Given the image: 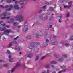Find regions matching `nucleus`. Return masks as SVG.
<instances>
[{
  "label": "nucleus",
  "mask_w": 73,
  "mask_h": 73,
  "mask_svg": "<svg viewBox=\"0 0 73 73\" xmlns=\"http://www.w3.org/2000/svg\"><path fill=\"white\" fill-rule=\"evenodd\" d=\"M15 19H16V20H19L20 22L24 21V18H23V16L22 14H20L18 16H17L14 17Z\"/></svg>",
  "instance_id": "1"
},
{
  "label": "nucleus",
  "mask_w": 73,
  "mask_h": 73,
  "mask_svg": "<svg viewBox=\"0 0 73 73\" xmlns=\"http://www.w3.org/2000/svg\"><path fill=\"white\" fill-rule=\"evenodd\" d=\"M0 31H5L4 32V33L5 35H7V36H8V35H9V34L8 35H7V33H10V32H11V30H6V28H1Z\"/></svg>",
  "instance_id": "2"
},
{
  "label": "nucleus",
  "mask_w": 73,
  "mask_h": 73,
  "mask_svg": "<svg viewBox=\"0 0 73 73\" xmlns=\"http://www.w3.org/2000/svg\"><path fill=\"white\" fill-rule=\"evenodd\" d=\"M17 64L16 65V67H15L14 68H13L12 70L10 71H8V73H12L13 72V71L15 70H16V68L17 67H19V66H20V64L19 63H17Z\"/></svg>",
  "instance_id": "3"
},
{
  "label": "nucleus",
  "mask_w": 73,
  "mask_h": 73,
  "mask_svg": "<svg viewBox=\"0 0 73 73\" xmlns=\"http://www.w3.org/2000/svg\"><path fill=\"white\" fill-rule=\"evenodd\" d=\"M35 43L34 42H31L30 43V45L28 46V48L31 49H33L34 48H35Z\"/></svg>",
  "instance_id": "4"
},
{
  "label": "nucleus",
  "mask_w": 73,
  "mask_h": 73,
  "mask_svg": "<svg viewBox=\"0 0 73 73\" xmlns=\"http://www.w3.org/2000/svg\"><path fill=\"white\" fill-rule=\"evenodd\" d=\"M49 40L46 39V42L44 43L43 44V47H45V46H46L48 45V44L47 42H49Z\"/></svg>",
  "instance_id": "5"
},
{
  "label": "nucleus",
  "mask_w": 73,
  "mask_h": 73,
  "mask_svg": "<svg viewBox=\"0 0 73 73\" xmlns=\"http://www.w3.org/2000/svg\"><path fill=\"white\" fill-rule=\"evenodd\" d=\"M15 49L17 50H22V47H18L17 46L15 47Z\"/></svg>",
  "instance_id": "6"
},
{
  "label": "nucleus",
  "mask_w": 73,
  "mask_h": 73,
  "mask_svg": "<svg viewBox=\"0 0 73 73\" xmlns=\"http://www.w3.org/2000/svg\"><path fill=\"white\" fill-rule=\"evenodd\" d=\"M14 9H19V5L17 4H15L14 6Z\"/></svg>",
  "instance_id": "7"
},
{
  "label": "nucleus",
  "mask_w": 73,
  "mask_h": 73,
  "mask_svg": "<svg viewBox=\"0 0 73 73\" xmlns=\"http://www.w3.org/2000/svg\"><path fill=\"white\" fill-rule=\"evenodd\" d=\"M9 7L11 8H9L7 9H6V11H11V9H12V8H13V6H12V5L11 4L9 5Z\"/></svg>",
  "instance_id": "8"
},
{
  "label": "nucleus",
  "mask_w": 73,
  "mask_h": 73,
  "mask_svg": "<svg viewBox=\"0 0 73 73\" xmlns=\"http://www.w3.org/2000/svg\"><path fill=\"white\" fill-rule=\"evenodd\" d=\"M10 18V17H8L7 18L6 17H1V19H7L8 20Z\"/></svg>",
  "instance_id": "9"
},
{
  "label": "nucleus",
  "mask_w": 73,
  "mask_h": 73,
  "mask_svg": "<svg viewBox=\"0 0 73 73\" xmlns=\"http://www.w3.org/2000/svg\"><path fill=\"white\" fill-rule=\"evenodd\" d=\"M50 63L51 64H56V63H57V62L55 61H52L50 62Z\"/></svg>",
  "instance_id": "10"
},
{
  "label": "nucleus",
  "mask_w": 73,
  "mask_h": 73,
  "mask_svg": "<svg viewBox=\"0 0 73 73\" xmlns=\"http://www.w3.org/2000/svg\"><path fill=\"white\" fill-rule=\"evenodd\" d=\"M7 13H7V12H4L2 15H1V16H6L7 15Z\"/></svg>",
  "instance_id": "11"
},
{
  "label": "nucleus",
  "mask_w": 73,
  "mask_h": 73,
  "mask_svg": "<svg viewBox=\"0 0 73 73\" xmlns=\"http://www.w3.org/2000/svg\"><path fill=\"white\" fill-rule=\"evenodd\" d=\"M33 56V54H29L27 55V57H29V58H31Z\"/></svg>",
  "instance_id": "12"
},
{
  "label": "nucleus",
  "mask_w": 73,
  "mask_h": 73,
  "mask_svg": "<svg viewBox=\"0 0 73 73\" xmlns=\"http://www.w3.org/2000/svg\"><path fill=\"white\" fill-rule=\"evenodd\" d=\"M39 50V49H38V48H35L34 49V51L35 52H38V51Z\"/></svg>",
  "instance_id": "13"
},
{
  "label": "nucleus",
  "mask_w": 73,
  "mask_h": 73,
  "mask_svg": "<svg viewBox=\"0 0 73 73\" xmlns=\"http://www.w3.org/2000/svg\"><path fill=\"white\" fill-rule=\"evenodd\" d=\"M70 7H71V5H69L68 6L64 5V8H67V7H68V8H70Z\"/></svg>",
  "instance_id": "14"
},
{
  "label": "nucleus",
  "mask_w": 73,
  "mask_h": 73,
  "mask_svg": "<svg viewBox=\"0 0 73 73\" xmlns=\"http://www.w3.org/2000/svg\"><path fill=\"white\" fill-rule=\"evenodd\" d=\"M50 9V11H52L54 10V9H53V8L52 7H50L49 8Z\"/></svg>",
  "instance_id": "15"
},
{
  "label": "nucleus",
  "mask_w": 73,
  "mask_h": 73,
  "mask_svg": "<svg viewBox=\"0 0 73 73\" xmlns=\"http://www.w3.org/2000/svg\"><path fill=\"white\" fill-rule=\"evenodd\" d=\"M26 38H28V39H31V36H30L29 35H28V36L26 37Z\"/></svg>",
  "instance_id": "16"
},
{
  "label": "nucleus",
  "mask_w": 73,
  "mask_h": 73,
  "mask_svg": "<svg viewBox=\"0 0 73 73\" xmlns=\"http://www.w3.org/2000/svg\"><path fill=\"white\" fill-rule=\"evenodd\" d=\"M28 30V28L26 27L25 28V29H24L23 31L25 32H26Z\"/></svg>",
  "instance_id": "17"
},
{
  "label": "nucleus",
  "mask_w": 73,
  "mask_h": 73,
  "mask_svg": "<svg viewBox=\"0 0 73 73\" xmlns=\"http://www.w3.org/2000/svg\"><path fill=\"white\" fill-rule=\"evenodd\" d=\"M45 67L47 68H49V64H48L45 65Z\"/></svg>",
  "instance_id": "18"
},
{
  "label": "nucleus",
  "mask_w": 73,
  "mask_h": 73,
  "mask_svg": "<svg viewBox=\"0 0 73 73\" xmlns=\"http://www.w3.org/2000/svg\"><path fill=\"white\" fill-rule=\"evenodd\" d=\"M10 53H11V52H10V51H9V50H8L7 51V54H9Z\"/></svg>",
  "instance_id": "19"
},
{
  "label": "nucleus",
  "mask_w": 73,
  "mask_h": 73,
  "mask_svg": "<svg viewBox=\"0 0 73 73\" xmlns=\"http://www.w3.org/2000/svg\"><path fill=\"white\" fill-rule=\"evenodd\" d=\"M4 67H5V68H7V67H8V64H5L4 65Z\"/></svg>",
  "instance_id": "20"
},
{
  "label": "nucleus",
  "mask_w": 73,
  "mask_h": 73,
  "mask_svg": "<svg viewBox=\"0 0 73 73\" xmlns=\"http://www.w3.org/2000/svg\"><path fill=\"white\" fill-rule=\"evenodd\" d=\"M12 42H10L9 44V46H12Z\"/></svg>",
  "instance_id": "21"
},
{
  "label": "nucleus",
  "mask_w": 73,
  "mask_h": 73,
  "mask_svg": "<svg viewBox=\"0 0 73 73\" xmlns=\"http://www.w3.org/2000/svg\"><path fill=\"white\" fill-rule=\"evenodd\" d=\"M54 56L55 57H57V56H58V55L57 54H55L54 55Z\"/></svg>",
  "instance_id": "22"
},
{
  "label": "nucleus",
  "mask_w": 73,
  "mask_h": 73,
  "mask_svg": "<svg viewBox=\"0 0 73 73\" xmlns=\"http://www.w3.org/2000/svg\"><path fill=\"white\" fill-rule=\"evenodd\" d=\"M18 23H16L14 22L13 23V25H14V26L17 25H18Z\"/></svg>",
  "instance_id": "23"
},
{
  "label": "nucleus",
  "mask_w": 73,
  "mask_h": 73,
  "mask_svg": "<svg viewBox=\"0 0 73 73\" xmlns=\"http://www.w3.org/2000/svg\"><path fill=\"white\" fill-rule=\"evenodd\" d=\"M57 43V42L56 41H55V42H54L52 43V45H56V44Z\"/></svg>",
  "instance_id": "24"
},
{
  "label": "nucleus",
  "mask_w": 73,
  "mask_h": 73,
  "mask_svg": "<svg viewBox=\"0 0 73 73\" xmlns=\"http://www.w3.org/2000/svg\"><path fill=\"white\" fill-rule=\"evenodd\" d=\"M63 60V59L62 58H60L58 59V61H62Z\"/></svg>",
  "instance_id": "25"
},
{
  "label": "nucleus",
  "mask_w": 73,
  "mask_h": 73,
  "mask_svg": "<svg viewBox=\"0 0 73 73\" xmlns=\"http://www.w3.org/2000/svg\"><path fill=\"white\" fill-rule=\"evenodd\" d=\"M65 46L66 47H68L70 46V45L68 44H65Z\"/></svg>",
  "instance_id": "26"
},
{
  "label": "nucleus",
  "mask_w": 73,
  "mask_h": 73,
  "mask_svg": "<svg viewBox=\"0 0 73 73\" xmlns=\"http://www.w3.org/2000/svg\"><path fill=\"white\" fill-rule=\"evenodd\" d=\"M63 57L64 58H66V57H67V55L66 54H64L63 55Z\"/></svg>",
  "instance_id": "27"
},
{
  "label": "nucleus",
  "mask_w": 73,
  "mask_h": 73,
  "mask_svg": "<svg viewBox=\"0 0 73 73\" xmlns=\"http://www.w3.org/2000/svg\"><path fill=\"white\" fill-rule=\"evenodd\" d=\"M39 58L38 56H36L35 58V61H37L38 60V59Z\"/></svg>",
  "instance_id": "28"
},
{
  "label": "nucleus",
  "mask_w": 73,
  "mask_h": 73,
  "mask_svg": "<svg viewBox=\"0 0 73 73\" xmlns=\"http://www.w3.org/2000/svg\"><path fill=\"white\" fill-rule=\"evenodd\" d=\"M28 24V23L27 22H26L24 24L25 26H27Z\"/></svg>",
  "instance_id": "29"
},
{
  "label": "nucleus",
  "mask_w": 73,
  "mask_h": 73,
  "mask_svg": "<svg viewBox=\"0 0 73 73\" xmlns=\"http://www.w3.org/2000/svg\"><path fill=\"white\" fill-rule=\"evenodd\" d=\"M9 62H13V60H12V59H9Z\"/></svg>",
  "instance_id": "30"
},
{
  "label": "nucleus",
  "mask_w": 73,
  "mask_h": 73,
  "mask_svg": "<svg viewBox=\"0 0 73 73\" xmlns=\"http://www.w3.org/2000/svg\"><path fill=\"white\" fill-rule=\"evenodd\" d=\"M45 58V56H44L42 57L41 58V60H44V58Z\"/></svg>",
  "instance_id": "31"
},
{
  "label": "nucleus",
  "mask_w": 73,
  "mask_h": 73,
  "mask_svg": "<svg viewBox=\"0 0 73 73\" xmlns=\"http://www.w3.org/2000/svg\"><path fill=\"white\" fill-rule=\"evenodd\" d=\"M65 70H64L62 71H59L58 73H60L61 72H65Z\"/></svg>",
  "instance_id": "32"
},
{
  "label": "nucleus",
  "mask_w": 73,
  "mask_h": 73,
  "mask_svg": "<svg viewBox=\"0 0 73 73\" xmlns=\"http://www.w3.org/2000/svg\"><path fill=\"white\" fill-rule=\"evenodd\" d=\"M9 7V5H6L5 6V8H7Z\"/></svg>",
  "instance_id": "33"
},
{
  "label": "nucleus",
  "mask_w": 73,
  "mask_h": 73,
  "mask_svg": "<svg viewBox=\"0 0 73 73\" xmlns=\"http://www.w3.org/2000/svg\"><path fill=\"white\" fill-rule=\"evenodd\" d=\"M0 8H4V6L3 5H0Z\"/></svg>",
  "instance_id": "34"
},
{
  "label": "nucleus",
  "mask_w": 73,
  "mask_h": 73,
  "mask_svg": "<svg viewBox=\"0 0 73 73\" xmlns=\"http://www.w3.org/2000/svg\"><path fill=\"white\" fill-rule=\"evenodd\" d=\"M72 3H73V2L70 1L68 2V4H69L70 5H71L72 4Z\"/></svg>",
  "instance_id": "35"
},
{
  "label": "nucleus",
  "mask_w": 73,
  "mask_h": 73,
  "mask_svg": "<svg viewBox=\"0 0 73 73\" xmlns=\"http://www.w3.org/2000/svg\"><path fill=\"white\" fill-rule=\"evenodd\" d=\"M6 1L7 3H11V1L10 0H6Z\"/></svg>",
  "instance_id": "36"
},
{
  "label": "nucleus",
  "mask_w": 73,
  "mask_h": 73,
  "mask_svg": "<svg viewBox=\"0 0 73 73\" xmlns=\"http://www.w3.org/2000/svg\"><path fill=\"white\" fill-rule=\"evenodd\" d=\"M35 37H36L37 38H38V37H39V35H38L36 34L35 35Z\"/></svg>",
  "instance_id": "37"
},
{
  "label": "nucleus",
  "mask_w": 73,
  "mask_h": 73,
  "mask_svg": "<svg viewBox=\"0 0 73 73\" xmlns=\"http://www.w3.org/2000/svg\"><path fill=\"white\" fill-rule=\"evenodd\" d=\"M13 44H16L17 43V42L16 41H14L13 42H12Z\"/></svg>",
  "instance_id": "38"
},
{
  "label": "nucleus",
  "mask_w": 73,
  "mask_h": 73,
  "mask_svg": "<svg viewBox=\"0 0 73 73\" xmlns=\"http://www.w3.org/2000/svg\"><path fill=\"white\" fill-rule=\"evenodd\" d=\"M65 66H62V67H61V68L62 69H63L64 68H65Z\"/></svg>",
  "instance_id": "39"
},
{
  "label": "nucleus",
  "mask_w": 73,
  "mask_h": 73,
  "mask_svg": "<svg viewBox=\"0 0 73 73\" xmlns=\"http://www.w3.org/2000/svg\"><path fill=\"white\" fill-rule=\"evenodd\" d=\"M70 39L71 40H73V35H72L71 36V37Z\"/></svg>",
  "instance_id": "40"
},
{
  "label": "nucleus",
  "mask_w": 73,
  "mask_h": 73,
  "mask_svg": "<svg viewBox=\"0 0 73 73\" xmlns=\"http://www.w3.org/2000/svg\"><path fill=\"white\" fill-rule=\"evenodd\" d=\"M14 21V19H11L10 20V21H11V22H12L13 21Z\"/></svg>",
  "instance_id": "41"
},
{
  "label": "nucleus",
  "mask_w": 73,
  "mask_h": 73,
  "mask_svg": "<svg viewBox=\"0 0 73 73\" xmlns=\"http://www.w3.org/2000/svg\"><path fill=\"white\" fill-rule=\"evenodd\" d=\"M20 3V2L19 1H16L15 2L16 4H17V3Z\"/></svg>",
  "instance_id": "42"
},
{
  "label": "nucleus",
  "mask_w": 73,
  "mask_h": 73,
  "mask_svg": "<svg viewBox=\"0 0 73 73\" xmlns=\"http://www.w3.org/2000/svg\"><path fill=\"white\" fill-rule=\"evenodd\" d=\"M69 15H70V14H69V13H68V14L67 15V17H69Z\"/></svg>",
  "instance_id": "43"
},
{
  "label": "nucleus",
  "mask_w": 73,
  "mask_h": 73,
  "mask_svg": "<svg viewBox=\"0 0 73 73\" xmlns=\"http://www.w3.org/2000/svg\"><path fill=\"white\" fill-rule=\"evenodd\" d=\"M0 62H4V61L2 60H0Z\"/></svg>",
  "instance_id": "44"
},
{
  "label": "nucleus",
  "mask_w": 73,
  "mask_h": 73,
  "mask_svg": "<svg viewBox=\"0 0 73 73\" xmlns=\"http://www.w3.org/2000/svg\"><path fill=\"white\" fill-rule=\"evenodd\" d=\"M18 37H19V36H17L16 38H14V40H17V39Z\"/></svg>",
  "instance_id": "45"
},
{
  "label": "nucleus",
  "mask_w": 73,
  "mask_h": 73,
  "mask_svg": "<svg viewBox=\"0 0 73 73\" xmlns=\"http://www.w3.org/2000/svg\"><path fill=\"white\" fill-rule=\"evenodd\" d=\"M39 44H40V43H39V42H37L36 43V45H39Z\"/></svg>",
  "instance_id": "46"
},
{
  "label": "nucleus",
  "mask_w": 73,
  "mask_h": 73,
  "mask_svg": "<svg viewBox=\"0 0 73 73\" xmlns=\"http://www.w3.org/2000/svg\"><path fill=\"white\" fill-rule=\"evenodd\" d=\"M45 3L46 4H49V3L48 2H46Z\"/></svg>",
  "instance_id": "47"
},
{
  "label": "nucleus",
  "mask_w": 73,
  "mask_h": 73,
  "mask_svg": "<svg viewBox=\"0 0 73 73\" xmlns=\"http://www.w3.org/2000/svg\"><path fill=\"white\" fill-rule=\"evenodd\" d=\"M51 68H54V65H52L51 66Z\"/></svg>",
  "instance_id": "48"
},
{
  "label": "nucleus",
  "mask_w": 73,
  "mask_h": 73,
  "mask_svg": "<svg viewBox=\"0 0 73 73\" xmlns=\"http://www.w3.org/2000/svg\"><path fill=\"white\" fill-rule=\"evenodd\" d=\"M17 27L18 28H21V26L19 25L17 26Z\"/></svg>",
  "instance_id": "49"
},
{
  "label": "nucleus",
  "mask_w": 73,
  "mask_h": 73,
  "mask_svg": "<svg viewBox=\"0 0 73 73\" xmlns=\"http://www.w3.org/2000/svg\"><path fill=\"white\" fill-rule=\"evenodd\" d=\"M1 25L3 26V27H5V24H2Z\"/></svg>",
  "instance_id": "50"
},
{
  "label": "nucleus",
  "mask_w": 73,
  "mask_h": 73,
  "mask_svg": "<svg viewBox=\"0 0 73 73\" xmlns=\"http://www.w3.org/2000/svg\"><path fill=\"white\" fill-rule=\"evenodd\" d=\"M27 53H29L30 54H31V53H32V51L31 52H28L27 51Z\"/></svg>",
  "instance_id": "51"
},
{
  "label": "nucleus",
  "mask_w": 73,
  "mask_h": 73,
  "mask_svg": "<svg viewBox=\"0 0 73 73\" xmlns=\"http://www.w3.org/2000/svg\"><path fill=\"white\" fill-rule=\"evenodd\" d=\"M49 70H47L46 73H49Z\"/></svg>",
  "instance_id": "52"
},
{
  "label": "nucleus",
  "mask_w": 73,
  "mask_h": 73,
  "mask_svg": "<svg viewBox=\"0 0 73 73\" xmlns=\"http://www.w3.org/2000/svg\"><path fill=\"white\" fill-rule=\"evenodd\" d=\"M53 37H54V38H56V37H57V36L54 35V36H53Z\"/></svg>",
  "instance_id": "53"
},
{
  "label": "nucleus",
  "mask_w": 73,
  "mask_h": 73,
  "mask_svg": "<svg viewBox=\"0 0 73 73\" xmlns=\"http://www.w3.org/2000/svg\"><path fill=\"white\" fill-rule=\"evenodd\" d=\"M42 10H40L39 11V13H41V12H42Z\"/></svg>",
  "instance_id": "54"
},
{
  "label": "nucleus",
  "mask_w": 73,
  "mask_h": 73,
  "mask_svg": "<svg viewBox=\"0 0 73 73\" xmlns=\"http://www.w3.org/2000/svg\"><path fill=\"white\" fill-rule=\"evenodd\" d=\"M45 7H46V5H45L43 7V8H44V9H45V8H45Z\"/></svg>",
  "instance_id": "55"
},
{
  "label": "nucleus",
  "mask_w": 73,
  "mask_h": 73,
  "mask_svg": "<svg viewBox=\"0 0 73 73\" xmlns=\"http://www.w3.org/2000/svg\"><path fill=\"white\" fill-rule=\"evenodd\" d=\"M6 27L7 28H9V27H10L9 26H8V25L6 26Z\"/></svg>",
  "instance_id": "56"
},
{
  "label": "nucleus",
  "mask_w": 73,
  "mask_h": 73,
  "mask_svg": "<svg viewBox=\"0 0 73 73\" xmlns=\"http://www.w3.org/2000/svg\"><path fill=\"white\" fill-rule=\"evenodd\" d=\"M9 58H11V55H9L8 56Z\"/></svg>",
  "instance_id": "57"
},
{
  "label": "nucleus",
  "mask_w": 73,
  "mask_h": 73,
  "mask_svg": "<svg viewBox=\"0 0 73 73\" xmlns=\"http://www.w3.org/2000/svg\"><path fill=\"white\" fill-rule=\"evenodd\" d=\"M24 1V0H20V1L23 2V1Z\"/></svg>",
  "instance_id": "58"
},
{
  "label": "nucleus",
  "mask_w": 73,
  "mask_h": 73,
  "mask_svg": "<svg viewBox=\"0 0 73 73\" xmlns=\"http://www.w3.org/2000/svg\"><path fill=\"white\" fill-rule=\"evenodd\" d=\"M49 20H52V18H50L49 19Z\"/></svg>",
  "instance_id": "59"
},
{
  "label": "nucleus",
  "mask_w": 73,
  "mask_h": 73,
  "mask_svg": "<svg viewBox=\"0 0 73 73\" xmlns=\"http://www.w3.org/2000/svg\"><path fill=\"white\" fill-rule=\"evenodd\" d=\"M7 23H11V22L10 21H8Z\"/></svg>",
  "instance_id": "60"
},
{
  "label": "nucleus",
  "mask_w": 73,
  "mask_h": 73,
  "mask_svg": "<svg viewBox=\"0 0 73 73\" xmlns=\"http://www.w3.org/2000/svg\"><path fill=\"white\" fill-rule=\"evenodd\" d=\"M58 21L60 23H61V21L60 20H58Z\"/></svg>",
  "instance_id": "61"
},
{
  "label": "nucleus",
  "mask_w": 73,
  "mask_h": 73,
  "mask_svg": "<svg viewBox=\"0 0 73 73\" xmlns=\"http://www.w3.org/2000/svg\"><path fill=\"white\" fill-rule=\"evenodd\" d=\"M46 72L45 71H44V72H42V73H45Z\"/></svg>",
  "instance_id": "62"
},
{
  "label": "nucleus",
  "mask_w": 73,
  "mask_h": 73,
  "mask_svg": "<svg viewBox=\"0 0 73 73\" xmlns=\"http://www.w3.org/2000/svg\"><path fill=\"white\" fill-rule=\"evenodd\" d=\"M2 23H3V21H0V24H1Z\"/></svg>",
  "instance_id": "63"
},
{
  "label": "nucleus",
  "mask_w": 73,
  "mask_h": 73,
  "mask_svg": "<svg viewBox=\"0 0 73 73\" xmlns=\"http://www.w3.org/2000/svg\"><path fill=\"white\" fill-rule=\"evenodd\" d=\"M50 28H52V25H50Z\"/></svg>",
  "instance_id": "64"
}]
</instances>
